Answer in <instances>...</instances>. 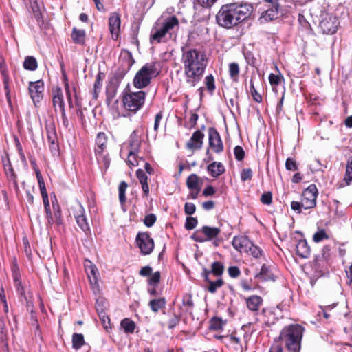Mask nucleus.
Returning <instances> with one entry per match:
<instances>
[{
  "label": "nucleus",
  "mask_w": 352,
  "mask_h": 352,
  "mask_svg": "<svg viewBox=\"0 0 352 352\" xmlns=\"http://www.w3.org/2000/svg\"><path fill=\"white\" fill-rule=\"evenodd\" d=\"M182 62L187 86L196 87L202 79L208 65L206 54L197 49L187 50L183 51Z\"/></svg>",
  "instance_id": "nucleus-1"
},
{
  "label": "nucleus",
  "mask_w": 352,
  "mask_h": 352,
  "mask_svg": "<svg viewBox=\"0 0 352 352\" xmlns=\"http://www.w3.org/2000/svg\"><path fill=\"white\" fill-rule=\"evenodd\" d=\"M253 11L250 3H234L223 5L216 15L217 24L230 29L248 19Z\"/></svg>",
  "instance_id": "nucleus-2"
},
{
  "label": "nucleus",
  "mask_w": 352,
  "mask_h": 352,
  "mask_svg": "<svg viewBox=\"0 0 352 352\" xmlns=\"http://www.w3.org/2000/svg\"><path fill=\"white\" fill-rule=\"evenodd\" d=\"M135 63L132 54L127 50L122 52L119 58V67L109 79L107 94L108 98L115 96L120 84Z\"/></svg>",
  "instance_id": "nucleus-3"
},
{
  "label": "nucleus",
  "mask_w": 352,
  "mask_h": 352,
  "mask_svg": "<svg viewBox=\"0 0 352 352\" xmlns=\"http://www.w3.org/2000/svg\"><path fill=\"white\" fill-rule=\"evenodd\" d=\"M304 328L298 324H292L285 327L277 338L278 341L285 345L287 352H300Z\"/></svg>",
  "instance_id": "nucleus-4"
},
{
  "label": "nucleus",
  "mask_w": 352,
  "mask_h": 352,
  "mask_svg": "<svg viewBox=\"0 0 352 352\" xmlns=\"http://www.w3.org/2000/svg\"><path fill=\"white\" fill-rule=\"evenodd\" d=\"M161 72L160 63L157 62L146 63L134 76L133 84L138 89L147 87L153 78L157 76Z\"/></svg>",
  "instance_id": "nucleus-5"
},
{
  "label": "nucleus",
  "mask_w": 352,
  "mask_h": 352,
  "mask_svg": "<svg viewBox=\"0 0 352 352\" xmlns=\"http://www.w3.org/2000/svg\"><path fill=\"white\" fill-rule=\"evenodd\" d=\"M179 28V21L175 16H171L162 23L159 28L153 29L150 37L151 42L160 43L163 41L166 34L172 35L173 32Z\"/></svg>",
  "instance_id": "nucleus-6"
},
{
  "label": "nucleus",
  "mask_w": 352,
  "mask_h": 352,
  "mask_svg": "<svg viewBox=\"0 0 352 352\" xmlns=\"http://www.w3.org/2000/svg\"><path fill=\"white\" fill-rule=\"evenodd\" d=\"M146 93L143 91H129L124 94L122 102L126 110L135 113L145 102Z\"/></svg>",
  "instance_id": "nucleus-7"
},
{
  "label": "nucleus",
  "mask_w": 352,
  "mask_h": 352,
  "mask_svg": "<svg viewBox=\"0 0 352 352\" xmlns=\"http://www.w3.org/2000/svg\"><path fill=\"white\" fill-rule=\"evenodd\" d=\"M220 233L221 229L219 228L204 226L200 230L193 233L191 239L195 242L204 243L216 239Z\"/></svg>",
  "instance_id": "nucleus-8"
},
{
  "label": "nucleus",
  "mask_w": 352,
  "mask_h": 352,
  "mask_svg": "<svg viewBox=\"0 0 352 352\" xmlns=\"http://www.w3.org/2000/svg\"><path fill=\"white\" fill-rule=\"evenodd\" d=\"M338 27V19L330 14H324L322 15V19L319 24V28L325 34H333L337 32Z\"/></svg>",
  "instance_id": "nucleus-9"
},
{
  "label": "nucleus",
  "mask_w": 352,
  "mask_h": 352,
  "mask_svg": "<svg viewBox=\"0 0 352 352\" xmlns=\"http://www.w3.org/2000/svg\"><path fill=\"white\" fill-rule=\"evenodd\" d=\"M135 242L144 255L150 254L154 248L153 239L148 232H139L136 236Z\"/></svg>",
  "instance_id": "nucleus-10"
},
{
  "label": "nucleus",
  "mask_w": 352,
  "mask_h": 352,
  "mask_svg": "<svg viewBox=\"0 0 352 352\" xmlns=\"http://www.w3.org/2000/svg\"><path fill=\"white\" fill-rule=\"evenodd\" d=\"M318 190L314 184L309 185L302 192L301 199V206L303 208L311 209L316 205V197Z\"/></svg>",
  "instance_id": "nucleus-11"
},
{
  "label": "nucleus",
  "mask_w": 352,
  "mask_h": 352,
  "mask_svg": "<svg viewBox=\"0 0 352 352\" xmlns=\"http://www.w3.org/2000/svg\"><path fill=\"white\" fill-rule=\"evenodd\" d=\"M263 3L267 8L262 13L261 19L265 21L276 19L280 10L279 0H263Z\"/></svg>",
  "instance_id": "nucleus-12"
},
{
  "label": "nucleus",
  "mask_w": 352,
  "mask_h": 352,
  "mask_svg": "<svg viewBox=\"0 0 352 352\" xmlns=\"http://www.w3.org/2000/svg\"><path fill=\"white\" fill-rule=\"evenodd\" d=\"M72 210L78 226L85 233L89 232V226L85 217V211L84 207L80 204V203L77 202L74 206H72Z\"/></svg>",
  "instance_id": "nucleus-13"
},
{
  "label": "nucleus",
  "mask_w": 352,
  "mask_h": 352,
  "mask_svg": "<svg viewBox=\"0 0 352 352\" xmlns=\"http://www.w3.org/2000/svg\"><path fill=\"white\" fill-rule=\"evenodd\" d=\"M209 146L216 153H219L223 150V144L221 136L217 129L214 127L208 129Z\"/></svg>",
  "instance_id": "nucleus-14"
},
{
  "label": "nucleus",
  "mask_w": 352,
  "mask_h": 352,
  "mask_svg": "<svg viewBox=\"0 0 352 352\" xmlns=\"http://www.w3.org/2000/svg\"><path fill=\"white\" fill-rule=\"evenodd\" d=\"M44 83L42 80L30 82L29 85V92L34 103L38 102L43 98Z\"/></svg>",
  "instance_id": "nucleus-15"
},
{
  "label": "nucleus",
  "mask_w": 352,
  "mask_h": 352,
  "mask_svg": "<svg viewBox=\"0 0 352 352\" xmlns=\"http://www.w3.org/2000/svg\"><path fill=\"white\" fill-rule=\"evenodd\" d=\"M120 25L121 19L120 14L117 12L111 13L109 19V28L113 40H116L118 38L120 32Z\"/></svg>",
  "instance_id": "nucleus-16"
},
{
  "label": "nucleus",
  "mask_w": 352,
  "mask_h": 352,
  "mask_svg": "<svg viewBox=\"0 0 352 352\" xmlns=\"http://www.w3.org/2000/svg\"><path fill=\"white\" fill-rule=\"evenodd\" d=\"M45 129L50 148L52 153L56 154L58 151V144L55 126L54 124H46Z\"/></svg>",
  "instance_id": "nucleus-17"
},
{
  "label": "nucleus",
  "mask_w": 352,
  "mask_h": 352,
  "mask_svg": "<svg viewBox=\"0 0 352 352\" xmlns=\"http://www.w3.org/2000/svg\"><path fill=\"white\" fill-rule=\"evenodd\" d=\"M204 134L200 131H195L186 144V148L190 150H199L202 148Z\"/></svg>",
  "instance_id": "nucleus-18"
},
{
  "label": "nucleus",
  "mask_w": 352,
  "mask_h": 352,
  "mask_svg": "<svg viewBox=\"0 0 352 352\" xmlns=\"http://www.w3.org/2000/svg\"><path fill=\"white\" fill-rule=\"evenodd\" d=\"M251 241L246 236H236L233 238L232 244L235 250L241 252H246Z\"/></svg>",
  "instance_id": "nucleus-19"
},
{
  "label": "nucleus",
  "mask_w": 352,
  "mask_h": 352,
  "mask_svg": "<svg viewBox=\"0 0 352 352\" xmlns=\"http://www.w3.org/2000/svg\"><path fill=\"white\" fill-rule=\"evenodd\" d=\"M0 71H1L2 78H3V86H4V89H5V92H6L7 101L9 103V104H11V98H10V87H9L10 78H9L8 72L6 65L3 61L0 63Z\"/></svg>",
  "instance_id": "nucleus-20"
},
{
  "label": "nucleus",
  "mask_w": 352,
  "mask_h": 352,
  "mask_svg": "<svg viewBox=\"0 0 352 352\" xmlns=\"http://www.w3.org/2000/svg\"><path fill=\"white\" fill-rule=\"evenodd\" d=\"M141 140L137 131H133L129 138V146L130 155H136L140 151Z\"/></svg>",
  "instance_id": "nucleus-21"
},
{
  "label": "nucleus",
  "mask_w": 352,
  "mask_h": 352,
  "mask_svg": "<svg viewBox=\"0 0 352 352\" xmlns=\"http://www.w3.org/2000/svg\"><path fill=\"white\" fill-rule=\"evenodd\" d=\"M263 298L257 295H252L245 298L247 307L252 311H257L263 304Z\"/></svg>",
  "instance_id": "nucleus-22"
},
{
  "label": "nucleus",
  "mask_w": 352,
  "mask_h": 352,
  "mask_svg": "<svg viewBox=\"0 0 352 352\" xmlns=\"http://www.w3.org/2000/svg\"><path fill=\"white\" fill-rule=\"evenodd\" d=\"M107 137L104 133H98L96 138V144L97 148L95 150L96 155H102L107 148Z\"/></svg>",
  "instance_id": "nucleus-23"
},
{
  "label": "nucleus",
  "mask_w": 352,
  "mask_h": 352,
  "mask_svg": "<svg viewBox=\"0 0 352 352\" xmlns=\"http://www.w3.org/2000/svg\"><path fill=\"white\" fill-rule=\"evenodd\" d=\"M296 254L301 258H308L310 255V248L305 239L300 240L296 245Z\"/></svg>",
  "instance_id": "nucleus-24"
},
{
  "label": "nucleus",
  "mask_w": 352,
  "mask_h": 352,
  "mask_svg": "<svg viewBox=\"0 0 352 352\" xmlns=\"http://www.w3.org/2000/svg\"><path fill=\"white\" fill-rule=\"evenodd\" d=\"M208 171L213 177H217L223 174L225 171V168L221 162H214L208 166Z\"/></svg>",
  "instance_id": "nucleus-25"
},
{
  "label": "nucleus",
  "mask_w": 352,
  "mask_h": 352,
  "mask_svg": "<svg viewBox=\"0 0 352 352\" xmlns=\"http://www.w3.org/2000/svg\"><path fill=\"white\" fill-rule=\"evenodd\" d=\"M166 300L164 298H155L149 301L148 306L151 311L157 313L166 306Z\"/></svg>",
  "instance_id": "nucleus-26"
},
{
  "label": "nucleus",
  "mask_w": 352,
  "mask_h": 352,
  "mask_svg": "<svg viewBox=\"0 0 352 352\" xmlns=\"http://www.w3.org/2000/svg\"><path fill=\"white\" fill-rule=\"evenodd\" d=\"M256 278L262 280H274V276L272 273L270 267L263 264L261 267V272L255 276Z\"/></svg>",
  "instance_id": "nucleus-27"
},
{
  "label": "nucleus",
  "mask_w": 352,
  "mask_h": 352,
  "mask_svg": "<svg viewBox=\"0 0 352 352\" xmlns=\"http://www.w3.org/2000/svg\"><path fill=\"white\" fill-rule=\"evenodd\" d=\"M74 42L76 44L84 45L85 41V31L74 28L71 35Z\"/></svg>",
  "instance_id": "nucleus-28"
},
{
  "label": "nucleus",
  "mask_w": 352,
  "mask_h": 352,
  "mask_svg": "<svg viewBox=\"0 0 352 352\" xmlns=\"http://www.w3.org/2000/svg\"><path fill=\"white\" fill-rule=\"evenodd\" d=\"M104 78V74L102 72H99L96 76V78L94 85V90L92 91L93 98L95 100H96L98 97V94L100 91L102 85V81Z\"/></svg>",
  "instance_id": "nucleus-29"
},
{
  "label": "nucleus",
  "mask_w": 352,
  "mask_h": 352,
  "mask_svg": "<svg viewBox=\"0 0 352 352\" xmlns=\"http://www.w3.org/2000/svg\"><path fill=\"white\" fill-rule=\"evenodd\" d=\"M84 336L82 333H75L72 336V346L78 350L85 344Z\"/></svg>",
  "instance_id": "nucleus-30"
},
{
  "label": "nucleus",
  "mask_w": 352,
  "mask_h": 352,
  "mask_svg": "<svg viewBox=\"0 0 352 352\" xmlns=\"http://www.w3.org/2000/svg\"><path fill=\"white\" fill-rule=\"evenodd\" d=\"M121 327L126 333H132L135 329V323L129 318H124L121 322Z\"/></svg>",
  "instance_id": "nucleus-31"
},
{
  "label": "nucleus",
  "mask_w": 352,
  "mask_h": 352,
  "mask_svg": "<svg viewBox=\"0 0 352 352\" xmlns=\"http://www.w3.org/2000/svg\"><path fill=\"white\" fill-rule=\"evenodd\" d=\"M52 207L54 210V221L55 223H56L58 225L62 224V219H61V211L60 206H58L56 199L55 198L54 201H52Z\"/></svg>",
  "instance_id": "nucleus-32"
},
{
  "label": "nucleus",
  "mask_w": 352,
  "mask_h": 352,
  "mask_svg": "<svg viewBox=\"0 0 352 352\" xmlns=\"http://www.w3.org/2000/svg\"><path fill=\"white\" fill-rule=\"evenodd\" d=\"M199 178L196 174H191L186 179L187 187L190 190H194V188H200L199 186Z\"/></svg>",
  "instance_id": "nucleus-33"
},
{
  "label": "nucleus",
  "mask_w": 352,
  "mask_h": 352,
  "mask_svg": "<svg viewBox=\"0 0 352 352\" xmlns=\"http://www.w3.org/2000/svg\"><path fill=\"white\" fill-rule=\"evenodd\" d=\"M53 106L56 110V107H58L60 111H65V104L63 100V96L60 93H57V94L54 95L53 97Z\"/></svg>",
  "instance_id": "nucleus-34"
},
{
  "label": "nucleus",
  "mask_w": 352,
  "mask_h": 352,
  "mask_svg": "<svg viewBox=\"0 0 352 352\" xmlns=\"http://www.w3.org/2000/svg\"><path fill=\"white\" fill-rule=\"evenodd\" d=\"M87 273L91 283H97L98 269L96 268V267L91 264L89 266L87 267Z\"/></svg>",
  "instance_id": "nucleus-35"
},
{
  "label": "nucleus",
  "mask_w": 352,
  "mask_h": 352,
  "mask_svg": "<svg viewBox=\"0 0 352 352\" xmlns=\"http://www.w3.org/2000/svg\"><path fill=\"white\" fill-rule=\"evenodd\" d=\"M38 67L37 61L33 56H28L23 62V67L25 69L34 71Z\"/></svg>",
  "instance_id": "nucleus-36"
},
{
  "label": "nucleus",
  "mask_w": 352,
  "mask_h": 352,
  "mask_svg": "<svg viewBox=\"0 0 352 352\" xmlns=\"http://www.w3.org/2000/svg\"><path fill=\"white\" fill-rule=\"evenodd\" d=\"M246 253L254 258H258L262 256L263 251L259 247L254 245L252 242H251V245H250L249 248H248Z\"/></svg>",
  "instance_id": "nucleus-37"
},
{
  "label": "nucleus",
  "mask_w": 352,
  "mask_h": 352,
  "mask_svg": "<svg viewBox=\"0 0 352 352\" xmlns=\"http://www.w3.org/2000/svg\"><path fill=\"white\" fill-rule=\"evenodd\" d=\"M43 205H44V208H45V211L46 213L47 221L50 224H52L54 223V218H53V216H52V212L50 210L49 197H45V198L43 199Z\"/></svg>",
  "instance_id": "nucleus-38"
},
{
  "label": "nucleus",
  "mask_w": 352,
  "mask_h": 352,
  "mask_svg": "<svg viewBox=\"0 0 352 352\" xmlns=\"http://www.w3.org/2000/svg\"><path fill=\"white\" fill-rule=\"evenodd\" d=\"M211 273L216 276H220L222 275L224 271L223 265L219 261H215L212 263Z\"/></svg>",
  "instance_id": "nucleus-39"
},
{
  "label": "nucleus",
  "mask_w": 352,
  "mask_h": 352,
  "mask_svg": "<svg viewBox=\"0 0 352 352\" xmlns=\"http://www.w3.org/2000/svg\"><path fill=\"white\" fill-rule=\"evenodd\" d=\"M344 180L347 185L352 184V157L347 162Z\"/></svg>",
  "instance_id": "nucleus-40"
},
{
  "label": "nucleus",
  "mask_w": 352,
  "mask_h": 352,
  "mask_svg": "<svg viewBox=\"0 0 352 352\" xmlns=\"http://www.w3.org/2000/svg\"><path fill=\"white\" fill-rule=\"evenodd\" d=\"M4 169H5V172H6L7 177L10 179L13 180L14 184L16 185V175L14 172V170L12 167V165H11L10 161L8 162V164H4Z\"/></svg>",
  "instance_id": "nucleus-41"
},
{
  "label": "nucleus",
  "mask_w": 352,
  "mask_h": 352,
  "mask_svg": "<svg viewBox=\"0 0 352 352\" xmlns=\"http://www.w3.org/2000/svg\"><path fill=\"white\" fill-rule=\"evenodd\" d=\"M205 85L207 89L211 94H212L215 89L214 78L212 74L208 75L205 78Z\"/></svg>",
  "instance_id": "nucleus-42"
},
{
  "label": "nucleus",
  "mask_w": 352,
  "mask_h": 352,
  "mask_svg": "<svg viewBox=\"0 0 352 352\" xmlns=\"http://www.w3.org/2000/svg\"><path fill=\"white\" fill-rule=\"evenodd\" d=\"M128 187V184L125 182H120L119 185V200L121 204H124L126 201L125 192Z\"/></svg>",
  "instance_id": "nucleus-43"
},
{
  "label": "nucleus",
  "mask_w": 352,
  "mask_h": 352,
  "mask_svg": "<svg viewBox=\"0 0 352 352\" xmlns=\"http://www.w3.org/2000/svg\"><path fill=\"white\" fill-rule=\"evenodd\" d=\"M209 283L210 285L208 286V290L210 293H214L218 288L223 285V281L221 278H219L215 281H209Z\"/></svg>",
  "instance_id": "nucleus-44"
},
{
  "label": "nucleus",
  "mask_w": 352,
  "mask_h": 352,
  "mask_svg": "<svg viewBox=\"0 0 352 352\" xmlns=\"http://www.w3.org/2000/svg\"><path fill=\"white\" fill-rule=\"evenodd\" d=\"M327 239H329V236L324 229L320 230L313 236V240L316 243L320 242L322 240Z\"/></svg>",
  "instance_id": "nucleus-45"
},
{
  "label": "nucleus",
  "mask_w": 352,
  "mask_h": 352,
  "mask_svg": "<svg viewBox=\"0 0 352 352\" xmlns=\"http://www.w3.org/2000/svg\"><path fill=\"white\" fill-rule=\"evenodd\" d=\"M250 91L251 93V95L253 98V99L257 102H261L262 101V96L260 94H258L257 92V91L256 90L255 87H254V83H253V80L251 79L250 80Z\"/></svg>",
  "instance_id": "nucleus-46"
},
{
  "label": "nucleus",
  "mask_w": 352,
  "mask_h": 352,
  "mask_svg": "<svg viewBox=\"0 0 352 352\" xmlns=\"http://www.w3.org/2000/svg\"><path fill=\"white\" fill-rule=\"evenodd\" d=\"M253 175V173L251 168H243L241 171V179L242 182L251 180Z\"/></svg>",
  "instance_id": "nucleus-47"
},
{
  "label": "nucleus",
  "mask_w": 352,
  "mask_h": 352,
  "mask_svg": "<svg viewBox=\"0 0 352 352\" xmlns=\"http://www.w3.org/2000/svg\"><path fill=\"white\" fill-rule=\"evenodd\" d=\"M198 223V221L196 218L192 217H188L186 219L185 228L190 230L194 229Z\"/></svg>",
  "instance_id": "nucleus-48"
},
{
  "label": "nucleus",
  "mask_w": 352,
  "mask_h": 352,
  "mask_svg": "<svg viewBox=\"0 0 352 352\" xmlns=\"http://www.w3.org/2000/svg\"><path fill=\"white\" fill-rule=\"evenodd\" d=\"M285 168L287 170L296 171L298 170V165L293 158L289 157L285 162Z\"/></svg>",
  "instance_id": "nucleus-49"
},
{
  "label": "nucleus",
  "mask_w": 352,
  "mask_h": 352,
  "mask_svg": "<svg viewBox=\"0 0 352 352\" xmlns=\"http://www.w3.org/2000/svg\"><path fill=\"white\" fill-rule=\"evenodd\" d=\"M223 320L221 318L214 317L211 320L210 328L214 330H219L223 327Z\"/></svg>",
  "instance_id": "nucleus-50"
},
{
  "label": "nucleus",
  "mask_w": 352,
  "mask_h": 352,
  "mask_svg": "<svg viewBox=\"0 0 352 352\" xmlns=\"http://www.w3.org/2000/svg\"><path fill=\"white\" fill-rule=\"evenodd\" d=\"M234 154L236 160L241 161L245 157V151L240 146H236L234 148Z\"/></svg>",
  "instance_id": "nucleus-51"
},
{
  "label": "nucleus",
  "mask_w": 352,
  "mask_h": 352,
  "mask_svg": "<svg viewBox=\"0 0 352 352\" xmlns=\"http://www.w3.org/2000/svg\"><path fill=\"white\" fill-rule=\"evenodd\" d=\"M229 72L231 78L236 77L239 73V65L236 63H230L229 65Z\"/></svg>",
  "instance_id": "nucleus-52"
},
{
  "label": "nucleus",
  "mask_w": 352,
  "mask_h": 352,
  "mask_svg": "<svg viewBox=\"0 0 352 352\" xmlns=\"http://www.w3.org/2000/svg\"><path fill=\"white\" fill-rule=\"evenodd\" d=\"M156 216L154 214H149L144 217V223L146 227H152L156 221Z\"/></svg>",
  "instance_id": "nucleus-53"
},
{
  "label": "nucleus",
  "mask_w": 352,
  "mask_h": 352,
  "mask_svg": "<svg viewBox=\"0 0 352 352\" xmlns=\"http://www.w3.org/2000/svg\"><path fill=\"white\" fill-rule=\"evenodd\" d=\"M104 304H105L104 300L102 298L97 299L96 303V311H97L98 315L105 313V311H104L105 305Z\"/></svg>",
  "instance_id": "nucleus-54"
},
{
  "label": "nucleus",
  "mask_w": 352,
  "mask_h": 352,
  "mask_svg": "<svg viewBox=\"0 0 352 352\" xmlns=\"http://www.w3.org/2000/svg\"><path fill=\"white\" fill-rule=\"evenodd\" d=\"M196 210V206L194 204L187 202L184 206V212L188 215H192Z\"/></svg>",
  "instance_id": "nucleus-55"
},
{
  "label": "nucleus",
  "mask_w": 352,
  "mask_h": 352,
  "mask_svg": "<svg viewBox=\"0 0 352 352\" xmlns=\"http://www.w3.org/2000/svg\"><path fill=\"white\" fill-rule=\"evenodd\" d=\"M160 280V272H155L148 280V283L151 285L156 286Z\"/></svg>",
  "instance_id": "nucleus-56"
},
{
  "label": "nucleus",
  "mask_w": 352,
  "mask_h": 352,
  "mask_svg": "<svg viewBox=\"0 0 352 352\" xmlns=\"http://www.w3.org/2000/svg\"><path fill=\"white\" fill-rule=\"evenodd\" d=\"M96 157L98 163H102L105 168H107L109 167L110 164V160L107 155H103V153H102V155L96 156Z\"/></svg>",
  "instance_id": "nucleus-57"
},
{
  "label": "nucleus",
  "mask_w": 352,
  "mask_h": 352,
  "mask_svg": "<svg viewBox=\"0 0 352 352\" xmlns=\"http://www.w3.org/2000/svg\"><path fill=\"white\" fill-rule=\"evenodd\" d=\"M217 0H197V4L203 8H211Z\"/></svg>",
  "instance_id": "nucleus-58"
},
{
  "label": "nucleus",
  "mask_w": 352,
  "mask_h": 352,
  "mask_svg": "<svg viewBox=\"0 0 352 352\" xmlns=\"http://www.w3.org/2000/svg\"><path fill=\"white\" fill-rule=\"evenodd\" d=\"M272 195L270 192H265L262 195L261 201L263 204L269 205L272 203Z\"/></svg>",
  "instance_id": "nucleus-59"
},
{
  "label": "nucleus",
  "mask_w": 352,
  "mask_h": 352,
  "mask_svg": "<svg viewBox=\"0 0 352 352\" xmlns=\"http://www.w3.org/2000/svg\"><path fill=\"white\" fill-rule=\"evenodd\" d=\"M281 76L279 75H276L274 74H270L269 76V80L271 85H278L280 84L281 81Z\"/></svg>",
  "instance_id": "nucleus-60"
},
{
  "label": "nucleus",
  "mask_w": 352,
  "mask_h": 352,
  "mask_svg": "<svg viewBox=\"0 0 352 352\" xmlns=\"http://www.w3.org/2000/svg\"><path fill=\"white\" fill-rule=\"evenodd\" d=\"M278 342L277 338L274 340V343L270 347L269 352H283L282 344L278 343Z\"/></svg>",
  "instance_id": "nucleus-61"
},
{
  "label": "nucleus",
  "mask_w": 352,
  "mask_h": 352,
  "mask_svg": "<svg viewBox=\"0 0 352 352\" xmlns=\"http://www.w3.org/2000/svg\"><path fill=\"white\" fill-rule=\"evenodd\" d=\"M228 274L230 277L236 278L240 275L241 272L238 267L231 266L228 268Z\"/></svg>",
  "instance_id": "nucleus-62"
},
{
  "label": "nucleus",
  "mask_w": 352,
  "mask_h": 352,
  "mask_svg": "<svg viewBox=\"0 0 352 352\" xmlns=\"http://www.w3.org/2000/svg\"><path fill=\"white\" fill-rule=\"evenodd\" d=\"M138 154L136 155H130V153H129L128 155V160L127 163L129 166H136L138 165Z\"/></svg>",
  "instance_id": "nucleus-63"
},
{
  "label": "nucleus",
  "mask_w": 352,
  "mask_h": 352,
  "mask_svg": "<svg viewBox=\"0 0 352 352\" xmlns=\"http://www.w3.org/2000/svg\"><path fill=\"white\" fill-rule=\"evenodd\" d=\"M136 176L138 178L140 183L148 182V177L142 169L137 170Z\"/></svg>",
  "instance_id": "nucleus-64"
}]
</instances>
